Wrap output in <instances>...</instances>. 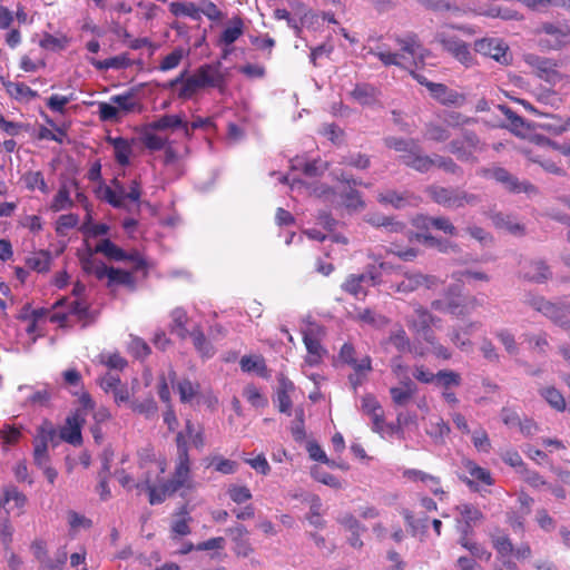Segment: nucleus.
Segmentation results:
<instances>
[{"mask_svg": "<svg viewBox=\"0 0 570 570\" xmlns=\"http://www.w3.org/2000/svg\"><path fill=\"white\" fill-rule=\"evenodd\" d=\"M131 65L127 55L115 56L101 61L95 62V66L100 70L107 69H125Z\"/></svg>", "mask_w": 570, "mask_h": 570, "instance_id": "nucleus-63", "label": "nucleus"}, {"mask_svg": "<svg viewBox=\"0 0 570 570\" xmlns=\"http://www.w3.org/2000/svg\"><path fill=\"white\" fill-rule=\"evenodd\" d=\"M57 438H59L58 431L50 420H43L41 424L37 428V433L35 436L36 440L42 441L48 444L52 443L53 445H57Z\"/></svg>", "mask_w": 570, "mask_h": 570, "instance_id": "nucleus-52", "label": "nucleus"}, {"mask_svg": "<svg viewBox=\"0 0 570 570\" xmlns=\"http://www.w3.org/2000/svg\"><path fill=\"white\" fill-rule=\"evenodd\" d=\"M2 494L3 498L0 499V541L4 551H8L13 541V527L10 522L9 512L2 510V508L4 504L13 502V508L19 511V514H22L24 513L28 498L13 484L4 485L2 488Z\"/></svg>", "mask_w": 570, "mask_h": 570, "instance_id": "nucleus-5", "label": "nucleus"}, {"mask_svg": "<svg viewBox=\"0 0 570 570\" xmlns=\"http://www.w3.org/2000/svg\"><path fill=\"white\" fill-rule=\"evenodd\" d=\"M438 318L422 305H416L413 315L406 320L407 327L419 337L434 344V332L432 326Z\"/></svg>", "mask_w": 570, "mask_h": 570, "instance_id": "nucleus-9", "label": "nucleus"}, {"mask_svg": "<svg viewBox=\"0 0 570 570\" xmlns=\"http://www.w3.org/2000/svg\"><path fill=\"white\" fill-rule=\"evenodd\" d=\"M401 161L419 173H428L434 167V156L424 155L417 146L412 153L400 156Z\"/></svg>", "mask_w": 570, "mask_h": 570, "instance_id": "nucleus-24", "label": "nucleus"}, {"mask_svg": "<svg viewBox=\"0 0 570 570\" xmlns=\"http://www.w3.org/2000/svg\"><path fill=\"white\" fill-rule=\"evenodd\" d=\"M186 52L181 47L175 48L170 53L165 56L159 63L160 71H169L177 68Z\"/></svg>", "mask_w": 570, "mask_h": 570, "instance_id": "nucleus-62", "label": "nucleus"}, {"mask_svg": "<svg viewBox=\"0 0 570 570\" xmlns=\"http://www.w3.org/2000/svg\"><path fill=\"white\" fill-rule=\"evenodd\" d=\"M31 551L40 563V570H63L68 560L65 547L57 550L53 557H49L47 544L43 540H35L31 543Z\"/></svg>", "mask_w": 570, "mask_h": 570, "instance_id": "nucleus-10", "label": "nucleus"}, {"mask_svg": "<svg viewBox=\"0 0 570 570\" xmlns=\"http://www.w3.org/2000/svg\"><path fill=\"white\" fill-rule=\"evenodd\" d=\"M483 176H490L499 184L503 185L507 190L514 194L520 193H534L537 189L535 187L529 183V181H519V179L510 174L505 168L503 167H492L489 169L482 170Z\"/></svg>", "mask_w": 570, "mask_h": 570, "instance_id": "nucleus-11", "label": "nucleus"}, {"mask_svg": "<svg viewBox=\"0 0 570 570\" xmlns=\"http://www.w3.org/2000/svg\"><path fill=\"white\" fill-rule=\"evenodd\" d=\"M52 263V256L49 250L40 249L33 252L27 259L26 265L37 273H48Z\"/></svg>", "mask_w": 570, "mask_h": 570, "instance_id": "nucleus-35", "label": "nucleus"}, {"mask_svg": "<svg viewBox=\"0 0 570 570\" xmlns=\"http://www.w3.org/2000/svg\"><path fill=\"white\" fill-rule=\"evenodd\" d=\"M546 316L564 330H570L569 305L552 303L551 309H549Z\"/></svg>", "mask_w": 570, "mask_h": 570, "instance_id": "nucleus-46", "label": "nucleus"}, {"mask_svg": "<svg viewBox=\"0 0 570 570\" xmlns=\"http://www.w3.org/2000/svg\"><path fill=\"white\" fill-rule=\"evenodd\" d=\"M294 390V384L292 381L283 377L279 380V387L276 393V402L278 411L282 413L291 414L292 409V400L289 396V392Z\"/></svg>", "mask_w": 570, "mask_h": 570, "instance_id": "nucleus-38", "label": "nucleus"}, {"mask_svg": "<svg viewBox=\"0 0 570 570\" xmlns=\"http://www.w3.org/2000/svg\"><path fill=\"white\" fill-rule=\"evenodd\" d=\"M396 43L400 46L401 52H392L386 45H379L368 50L370 55L375 56L385 67L397 66L407 68L416 65V57L422 48L420 39L415 33H407L404 37H397Z\"/></svg>", "mask_w": 570, "mask_h": 570, "instance_id": "nucleus-3", "label": "nucleus"}, {"mask_svg": "<svg viewBox=\"0 0 570 570\" xmlns=\"http://www.w3.org/2000/svg\"><path fill=\"white\" fill-rule=\"evenodd\" d=\"M368 278L365 274H351L346 277L344 283L342 284V289L355 297L360 295L365 296L366 291L363 287V283Z\"/></svg>", "mask_w": 570, "mask_h": 570, "instance_id": "nucleus-47", "label": "nucleus"}, {"mask_svg": "<svg viewBox=\"0 0 570 570\" xmlns=\"http://www.w3.org/2000/svg\"><path fill=\"white\" fill-rule=\"evenodd\" d=\"M72 207L73 200L70 197V191L66 185H61L50 204V209L57 213Z\"/></svg>", "mask_w": 570, "mask_h": 570, "instance_id": "nucleus-49", "label": "nucleus"}, {"mask_svg": "<svg viewBox=\"0 0 570 570\" xmlns=\"http://www.w3.org/2000/svg\"><path fill=\"white\" fill-rule=\"evenodd\" d=\"M412 195L409 191L397 193L395 190H386L377 195V200L384 205H391L396 209L403 208L410 204Z\"/></svg>", "mask_w": 570, "mask_h": 570, "instance_id": "nucleus-41", "label": "nucleus"}, {"mask_svg": "<svg viewBox=\"0 0 570 570\" xmlns=\"http://www.w3.org/2000/svg\"><path fill=\"white\" fill-rule=\"evenodd\" d=\"M226 532L230 535L234 543V553L237 557L246 558L254 552V548L248 539V530L243 524L228 528Z\"/></svg>", "mask_w": 570, "mask_h": 570, "instance_id": "nucleus-19", "label": "nucleus"}, {"mask_svg": "<svg viewBox=\"0 0 570 570\" xmlns=\"http://www.w3.org/2000/svg\"><path fill=\"white\" fill-rule=\"evenodd\" d=\"M422 6L434 12L450 11L454 14L461 13V9L453 0H421Z\"/></svg>", "mask_w": 570, "mask_h": 570, "instance_id": "nucleus-56", "label": "nucleus"}, {"mask_svg": "<svg viewBox=\"0 0 570 570\" xmlns=\"http://www.w3.org/2000/svg\"><path fill=\"white\" fill-rule=\"evenodd\" d=\"M379 90L371 83H357L351 91V97L361 105H372L379 97Z\"/></svg>", "mask_w": 570, "mask_h": 570, "instance_id": "nucleus-39", "label": "nucleus"}, {"mask_svg": "<svg viewBox=\"0 0 570 570\" xmlns=\"http://www.w3.org/2000/svg\"><path fill=\"white\" fill-rule=\"evenodd\" d=\"M474 50L478 53H481L485 57H490L495 61L507 65L509 62L508 58V47L504 42L497 38H483L474 43Z\"/></svg>", "mask_w": 570, "mask_h": 570, "instance_id": "nucleus-16", "label": "nucleus"}, {"mask_svg": "<svg viewBox=\"0 0 570 570\" xmlns=\"http://www.w3.org/2000/svg\"><path fill=\"white\" fill-rule=\"evenodd\" d=\"M425 138L435 142H444L450 138V131L441 125L430 122L425 126Z\"/></svg>", "mask_w": 570, "mask_h": 570, "instance_id": "nucleus-64", "label": "nucleus"}, {"mask_svg": "<svg viewBox=\"0 0 570 570\" xmlns=\"http://www.w3.org/2000/svg\"><path fill=\"white\" fill-rule=\"evenodd\" d=\"M176 389L183 403L191 402L200 392V385L188 379L180 380Z\"/></svg>", "mask_w": 570, "mask_h": 570, "instance_id": "nucleus-51", "label": "nucleus"}, {"mask_svg": "<svg viewBox=\"0 0 570 570\" xmlns=\"http://www.w3.org/2000/svg\"><path fill=\"white\" fill-rule=\"evenodd\" d=\"M170 316V333L177 335V337H179L180 340H186L190 333L187 330V324L189 320L187 312L181 307H177L171 312Z\"/></svg>", "mask_w": 570, "mask_h": 570, "instance_id": "nucleus-36", "label": "nucleus"}, {"mask_svg": "<svg viewBox=\"0 0 570 570\" xmlns=\"http://www.w3.org/2000/svg\"><path fill=\"white\" fill-rule=\"evenodd\" d=\"M1 82L7 94L17 100L30 101L38 97V92L23 82H13L4 78H1Z\"/></svg>", "mask_w": 570, "mask_h": 570, "instance_id": "nucleus-32", "label": "nucleus"}, {"mask_svg": "<svg viewBox=\"0 0 570 570\" xmlns=\"http://www.w3.org/2000/svg\"><path fill=\"white\" fill-rule=\"evenodd\" d=\"M442 282L433 275H424L421 273H406L403 278L395 285V292L409 294L420 287L434 288Z\"/></svg>", "mask_w": 570, "mask_h": 570, "instance_id": "nucleus-14", "label": "nucleus"}, {"mask_svg": "<svg viewBox=\"0 0 570 570\" xmlns=\"http://www.w3.org/2000/svg\"><path fill=\"white\" fill-rule=\"evenodd\" d=\"M429 90L443 105H455L462 98L458 92L449 90L443 83H429Z\"/></svg>", "mask_w": 570, "mask_h": 570, "instance_id": "nucleus-42", "label": "nucleus"}, {"mask_svg": "<svg viewBox=\"0 0 570 570\" xmlns=\"http://www.w3.org/2000/svg\"><path fill=\"white\" fill-rule=\"evenodd\" d=\"M491 220L497 228L505 229L514 235L524 234V226L514 222L510 215H504L502 213H494L491 215Z\"/></svg>", "mask_w": 570, "mask_h": 570, "instance_id": "nucleus-43", "label": "nucleus"}, {"mask_svg": "<svg viewBox=\"0 0 570 570\" xmlns=\"http://www.w3.org/2000/svg\"><path fill=\"white\" fill-rule=\"evenodd\" d=\"M362 410L372 420V429L374 432L381 433L384 430V411L372 394H366L362 397Z\"/></svg>", "mask_w": 570, "mask_h": 570, "instance_id": "nucleus-21", "label": "nucleus"}, {"mask_svg": "<svg viewBox=\"0 0 570 570\" xmlns=\"http://www.w3.org/2000/svg\"><path fill=\"white\" fill-rule=\"evenodd\" d=\"M26 428L22 424L3 423L0 426V445L3 451L17 446L24 439Z\"/></svg>", "mask_w": 570, "mask_h": 570, "instance_id": "nucleus-23", "label": "nucleus"}, {"mask_svg": "<svg viewBox=\"0 0 570 570\" xmlns=\"http://www.w3.org/2000/svg\"><path fill=\"white\" fill-rule=\"evenodd\" d=\"M403 476L410 481L413 482H422L425 484L429 490L434 494H444V491L441 487V480L439 476L429 474L424 471L416 470V469H407L403 472Z\"/></svg>", "mask_w": 570, "mask_h": 570, "instance_id": "nucleus-25", "label": "nucleus"}, {"mask_svg": "<svg viewBox=\"0 0 570 570\" xmlns=\"http://www.w3.org/2000/svg\"><path fill=\"white\" fill-rule=\"evenodd\" d=\"M384 142L386 147L394 149L395 151H399L402 155L410 154L417 147V144L414 139L387 137L384 139Z\"/></svg>", "mask_w": 570, "mask_h": 570, "instance_id": "nucleus-59", "label": "nucleus"}, {"mask_svg": "<svg viewBox=\"0 0 570 570\" xmlns=\"http://www.w3.org/2000/svg\"><path fill=\"white\" fill-rule=\"evenodd\" d=\"M176 459L173 475L159 484L149 485V503L160 504L179 490L194 491L196 484L191 476V459L189 455V443L184 433L175 436Z\"/></svg>", "mask_w": 570, "mask_h": 570, "instance_id": "nucleus-2", "label": "nucleus"}, {"mask_svg": "<svg viewBox=\"0 0 570 570\" xmlns=\"http://www.w3.org/2000/svg\"><path fill=\"white\" fill-rule=\"evenodd\" d=\"M243 372H257L261 376L267 377V366L262 356H243L239 362Z\"/></svg>", "mask_w": 570, "mask_h": 570, "instance_id": "nucleus-50", "label": "nucleus"}, {"mask_svg": "<svg viewBox=\"0 0 570 570\" xmlns=\"http://www.w3.org/2000/svg\"><path fill=\"white\" fill-rule=\"evenodd\" d=\"M307 452L309 458L314 461L325 463L330 468L343 469V465L337 464L334 460H330L324 450L321 448V445L315 441H311L307 443Z\"/></svg>", "mask_w": 570, "mask_h": 570, "instance_id": "nucleus-61", "label": "nucleus"}, {"mask_svg": "<svg viewBox=\"0 0 570 570\" xmlns=\"http://www.w3.org/2000/svg\"><path fill=\"white\" fill-rule=\"evenodd\" d=\"M389 343L392 344L400 353L411 352V342L406 334V332L399 327L397 330L391 332L389 336Z\"/></svg>", "mask_w": 570, "mask_h": 570, "instance_id": "nucleus-60", "label": "nucleus"}, {"mask_svg": "<svg viewBox=\"0 0 570 570\" xmlns=\"http://www.w3.org/2000/svg\"><path fill=\"white\" fill-rule=\"evenodd\" d=\"M137 464L140 470L155 468L158 475L164 474L167 469L166 458L157 455L154 448L150 445L137 451Z\"/></svg>", "mask_w": 570, "mask_h": 570, "instance_id": "nucleus-20", "label": "nucleus"}, {"mask_svg": "<svg viewBox=\"0 0 570 570\" xmlns=\"http://www.w3.org/2000/svg\"><path fill=\"white\" fill-rule=\"evenodd\" d=\"M462 383L460 373L453 370H440L438 382L435 385L442 390V397L452 407L458 406L459 399L452 391L453 387H459Z\"/></svg>", "mask_w": 570, "mask_h": 570, "instance_id": "nucleus-15", "label": "nucleus"}, {"mask_svg": "<svg viewBox=\"0 0 570 570\" xmlns=\"http://www.w3.org/2000/svg\"><path fill=\"white\" fill-rule=\"evenodd\" d=\"M22 181L29 190L39 189L42 194L49 193V187L45 180V177L41 171H27L22 176Z\"/></svg>", "mask_w": 570, "mask_h": 570, "instance_id": "nucleus-53", "label": "nucleus"}, {"mask_svg": "<svg viewBox=\"0 0 570 570\" xmlns=\"http://www.w3.org/2000/svg\"><path fill=\"white\" fill-rule=\"evenodd\" d=\"M338 358L343 364L357 371H372V358L365 355L361 360L356 358V351L353 344L344 343L338 352Z\"/></svg>", "mask_w": 570, "mask_h": 570, "instance_id": "nucleus-22", "label": "nucleus"}, {"mask_svg": "<svg viewBox=\"0 0 570 570\" xmlns=\"http://www.w3.org/2000/svg\"><path fill=\"white\" fill-rule=\"evenodd\" d=\"M551 275L552 273L550 267L542 259L531 261L524 266L523 276L528 281L534 283H544L551 277Z\"/></svg>", "mask_w": 570, "mask_h": 570, "instance_id": "nucleus-27", "label": "nucleus"}, {"mask_svg": "<svg viewBox=\"0 0 570 570\" xmlns=\"http://www.w3.org/2000/svg\"><path fill=\"white\" fill-rule=\"evenodd\" d=\"M491 542L498 556L501 559L509 558L513 553V544L507 534H497L491 537Z\"/></svg>", "mask_w": 570, "mask_h": 570, "instance_id": "nucleus-57", "label": "nucleus"}, {"mask_svg": "<svg viewBox=\"0 0 570 570\" xmlns=\"http://www.w3.org/2000/svg\"><path fill=\"white\" fill-rule=\"evenodd\" d=\"M322 334V326L315 323H311L307 328L303 331V342L308 353L306 362L309 365L318 364L322 360L324 353V350L321 345Z\"/></svg>", "mask_w": 570, "mask_h": 570, "instance_id": "nucleus-13", "label": "nucleus"}, {"mask_svg": "<svg viewBox=\"0 0 570 570\" xmlns=\"http://www.w3.org/2000/svg\"><path fill=\"white\" fill-rule=\"evenodd\" d=\"M227 87L226 75L222 71V62L203 63L193 73L183 70L176 78L164 85L171 90L177 99L187 101L196 98L206 89L224 92Z\"/></svg>", "mask_w": 570, "mask_h": 570, "instance_id": "nucleus-1", "label": "nucleus"}, {"mask_svg": "<svg viewBox=\"0 0 570 570\" xmlns=\"http://www.w3.org/2000/svg\"><path fill=\"white\" fill-rule=\"evenodd\" d=\"M527 61L530 66H532L540 78L546 80H551L557 76L556 67L557 65L548 58H541L538 56H529Z\"/></svg>", "mask_w": 570, "mask_h": 570, "instance_id": "nucleus-34", "label": "nucleus"}, {"mask_svg": "<svg viewBox=\"0 0 570 570\" xmlns=\"http://www.w3.org/2000/svg\"><path fill=\"white\" fill-rule=\"evenodd\" d=\"M188 336L191 338L193 345L200 357L210 358L215 355V347L205 336V333L199 325L194 326Z\"/></svg>", "mask_w": 570, "mask_h": 570, "instance_id": "nucleus-28", "label": "nucleus"}, {"mask_svg": "<svg viewBox=\"0 0 570 570\" xmlns=\"http://www.w3.org/2000/svg\"><path fill=\"white\" fill-rule=\"evenodd\" d=\"M485 145L480 140L478 135L472 130H463L461 138L451 140L449 150L461 161L476 163V153L483 151Z\"/></svg>", "mask_w": 570, "mask_h": 570, "instance_id": "nucleus-6", "label": "nucleus"}, {"mask_svg": "<svg viewBox=\"0 0 570 570\" xmlns=\"http://www.w3.org/2000/svg\"><path fill=\"white\" fill-rule=\"evenodd\" d=\"M85 415L86 413H82L81 410L70 413L58 431L59 439L73 446H80L82 444L81 429L86 422Z\"/></svg>", "mask_w": 570, "mask_h": 570, "instance_id": "nucleus-12", "label": "nucleus"}, {"mask_svg": "<svg viewBox=\"0 0 570 570\" xmlns=\"http://www.w3.org/2000/svg\"><path fill=\"white\" fill-rule=\"evenodd\" d=\"M105 273V278H107V287L112 288L114 286L122 285L129 287L130 289L136 288V282L132 273L112 266H107V272Z\"/></svg>", "mask_w": 570, "mask_h": 570, "instance_id": "nucleus-29", "label": "nucleus"}, {"mask_svg": "<svg viewBox=\"0 0 570 570\" xmlns=\"http://www.w3.org/2000/svg\"><path fill=\"white\" fill-rule=\"evenodd\" d=\"M463 466L468 471V473L470 474L471 478L470 479L465 478L462 480L471 489L476 490L478 484H483V485H488V487L494 484V479L492 478L491 472L488 469H484V468L478 465L474 461L464 460Z\"/></svg>", "mask_w": 570, "mask_h": 570, "instance_id": "nucleus-18", "label": "nucleus"}, {"mask_svg": "<svg viewBox=\"0 0 570 570\" xmlns=\"http://www.w3.org/2000/svg\"><path fill=\"white\" fill-rule=\"evenodd\" d=\"M169 11L175 16H187L194 20H198L200 18V10L196 7L195 3H185V2H171L169 4Z\"/></svg>", "mask_w": 570, "mask_h": 570, "instance_id": "nucleus-58", "label": "nucleus"}, {"mask_svg": "<svg viewBox=\"0 0 570 570\" xmlns=\"http://www.w3.org/2000/svg\"><path fill=\"white\" fill-rule=\"evenodd\" d=\"M435 41L454 59L465 66H471L473 56L469 45L449 30H440L435 35Z\"/></svg>", "mask_w": 570, "mask_h": 570, "instance_id": "nucleus-8", "label": "nucleus"}, {"mask_svg": "<svg viewBox=\"0 0 570 570\" xmlns=\"http://www.w3.org/2000/svg\"><path fill=\"white\" fill-rule=\"evenodd\" d=\"M94 253L102 254L108 259L122 262L126 258V252L112 243L109 238L101 239L94 248Z\"/></svg>", "mask_w": 570, "mask_h": 570, "instance_id": "nucleus-40", "label": "nucleus"}, {"mask_svg": "<svg viewBox=\"0 0 570 570\" xmlns=\"http://www.w3.org/2000/svg\"><path fill=\"white\" fill-rule=\"evenodd\" d=\"M482 302L475 296H464L458 285L449 286L441 298L434 299L431 307L441 313H448L455 317L470 315Z\"/></svg>", "mask_w": 570, "mask_h": 570, "instance_id": "nucleus-4", "label": "nucleus"}, {"mask_svg": "<svg viewBox=\"0 0 570 570\" xmlns=\"http://www.w3.org/2000/svg\"><path fill=\"white\" fill-rule=\"evenodd\" d=\"M115 189L106 187L104 190V199L115 208L125 207V188L118 179L112 180Z\"/></svg>", "mask_w": 570, "mask_h": 570, "instance_id": "nucleus-44", "label": "nucleus"}, {"mask_svg": "<svg viewBox=\"0 0 570 570\" xmlns=\"http://www.w3.org/2000/svg\"><path fill=\"white\" fill-rule=\"evenodd\" d=\"M355 320L376 328L384 327L390 323V320L386 316L376 314L370 308L360 311Z\"/></svg>", "mask_w": 570, "mask_h": 570, "instance_id": "nucleus-54", "label": "nucleus"}, {"mask_svg": "<svg viewBox=\"0 0 570 570\" xmlns=\"http://www.w3.org/2000/svg\"><path fill=\"white\" fill-rule=\"evenodd\" d=\"M539 393L556 411L563 412L567 409V403L563 395L554 386L543 387L539 391Z\"/></svg>", "mask_w": 570, "mask_h": 570, "instance_id": "nucleus-48", "label": "nucleus"}, {"mask_svg": "<svg viewBox=\"0 0 570 570\" xmlns=\"http://www.w3.org/2000/svg\"><path fill=\"white\" fill-rule=\"evenodd\" d=\"M426 191L433 202L444 207L459 208L466 204L473 205L479 200L478 196L474 194L442 186H430Z\"/></svg>", "mask_w": 570, "mask_h": 570, "instance_id": "nucleus-7", "label": "nucleus"}, {"mask_svg": "<svg viewBox=\"0 0 570 570\" xmlns=\"http://www.w3.org/2000/svg\"><path fill=\"white\" fill-rule=\"evenodd\" d=\"M244 21L239 16L233 17L219 36L218 45L229 47L244 33Z\"/></svg>", "mask_w": 570, "mask_h": 570, "instance_id": "nucleus-31", "label": "nucleus"}, {"mask_svg": "<svg viewBox=\"0 0 570 570\" xmlns=\"http://www.w3.org/2000/svg\"><path fill=\"white\" fill-rule=\"evenodd\" d=\"M94 254V250H90L87 255H82L79 258L80 265L86 274H92L97 279L101 281L105 278L107 266L104 262L96 259Z\"/></svg>", "mask_w": 570, "mask_h": 570, "instance_id": "nucleus-37", "label": "nucleus"}, {"mask_svg": "<svg viewBox=\"0 0 570 570\" xmlns=\"http://www.w3.org/2000/svg\"><path fill=\"white\" fill-rule=\"evenodd\" d=\"M174 521L171 522L170 531L174 538L188 535L193 518L187 504H183L175 513Z\"/></svg>", "mask_w": 570, "mask_h": 570, "instance_id": "nucleus-26", "label": "nucleus"}, {"mask_svg": "<svg viewBox=\"0 0 570 570\" xmlns=\"http://www.w3.org/2000/svg\"><path fill=\"white\" fill-rule=\"evenodd\" d=\"M149 127L154 130H166L175 128H184L188 132V124L183 120L178 115H164L157 120L153 121Z\"/></svg>", "mask_w": 570, "mask_h": 570, "instance_id": "nucleus-45", "label": "nucleus"}, {"mask_svg": "<svg viewBox=\"0 0 570 570\" xmlns=\"http://www.w3.org/2000/svg\"><path fill=\"white\" fill-rule=\"evenodd\" d=\"M68 314L76 316L82 327H87L96 321V314L90 311L89 304L75 299L68 306Z\"/></svg>", "mask_w": 570, "mask_h": 570, "instance_id": "nucleus-33", "label": "nucleus"}, {"mask_svg": "<svg viewBox=\"0 0 570 570\" xmlns=\"http://www.w3.org/2000/svg\"><path fill=\"white\" fill-rule=\"evenodd\" d=\"M419 389L414 381L407 375H403L397 386L390 389L391 400L394 406L405 407L416 395Z\"/></svg>", "mask_w": 570, "mask_h": 570, "instance_id": "nucleus-17", "label": "nucleus"}, {"mask_svg": "<svg viewBox=\"0 0 570 570\" xmlns=\"http://www.w3.org/2000/svg\"><path fill=\"white\" fill-rule=\"evenodd\" d=\"M107 142L114 147L115 160L120 166H128L132 154V146L122 137H107Z\"/></svg>", "mask_w": 570, "mask_h": 570, "instance_id": "nucleus-30", "label": "nucleus"}, {"mask_svg": "<svg viewBox=\"0 0 570 570\" xmlns=\"http://www.w3.org/2000/svg\"><path fill=\"white\" fill-rule=\"evenodd\" d=\"M455 510L468 525L475 524L483 519L480 509L471 503H461L455 507Z\"/></svg>", "mask_w": 570, "mask_h": 570, "instance_id": "nucleus-55", "label": "nucleus"}]
</instances>
